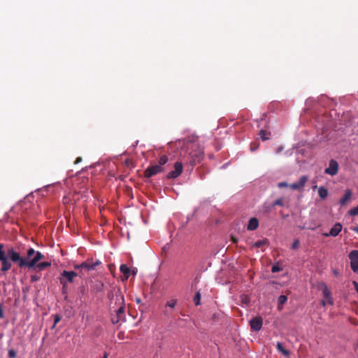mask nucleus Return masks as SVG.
Listing matches in <instances>:
<instances>
[{
    "instance_id": "nucleus-27",
    "label": "nucleus",
    "mask_w": 358,
    "mask_h": 358,
    "mask_svg": "<svg viewBox=\"0 0 358 358\" xmlns=\"http://www.w3.org/2000/svg\"><path fill=\"white\" fill-rule=\"evenodd\" d=\"M349 215H351V216H356V215H358V206L355 207V208H351L349 212H348Z\"/></svg>"
},
{
    "instance_id": "nucleus-29",
    "label": "nucleus",
    "mask_w": 358,
    "mask_h": 358,
    "mask_svg": "<svg viewBox=\"0 0 358 358\" xmlns=\"http://www.w3.org/2000/svg\"><path fill=\"white\" fill-rule=\"evenodd\" d=\"M8 355L9 358H15L17 356V353L13 349H10Z\"/></svg>"
},
{
    "instance_id": "nucleus-8",
    "label": "nucleus",
    "mask_w": 358,
    "mask_h": 358,
    "mask_svg": "<svg viewBox=\"0 0 358 358\" xmlns=\"http://www.w3.org/2000/svg\"><path fill=\"white\" fill-rule=\"evenodd\" d=\"M76 276H78V273H76L75 271H69L64 270L61 273V276L59 280L65 281L66 283H73L74 281V278Z\"/></svg>"
},
{
    "instance_id": "nucleus-7",
    "label": "nucleus",
    "mask_w": 358,
    "mask_h": 358,
    "mask_svg": "<svg viewBox=\"0 0 358 358\" xmlns=\"http://www.w3.org/2000/svg\"><path fill=\"white\" fill-rule=\"evenodd\" d=\"M351 269L355 273L358 272V250H352L349 254Z\"/></svg>"
},
{
    "instance_id": "nucleus-30",
    "label": "nucleus",
    "mask_w": 358,
    "mask_h": 358,
    "mask_svg": "<svg viewBox=\"0 0 358 358\" xmlns=\"http://www.w3.org/2000/svg\"><path fill=\"white\" fill-rule=\"evenodd\" d=\"M299 244H300L299 240V239H296V240L293 242V243L292 244L291 248H292V250H295V249H296V248H299Z\"/></svg>"
},
{
    "instance_id": "nucleus-43",
    "label": "nucleus",
    "mask_w": 358,
    "mask_h": 358,
    "mask_svg": "<svg viewBox=\"0 0 358 358\" xmlns=\"http://www.w3.org/2000/svg\"><path fill=\"white\" fill-rule=\"evenodd\" d=\"M82 161V158L81 157H78L76 161H75V164H78L79 162H80Z\"/></svg>"
},
{
    "instance_id": "nucleus-31",
    "label": "nucleus",
    "mask_w": 358,
    "mask_h": 358,
    "mask_svg": "<svg viewBox=\"0 0 358 358\" xmlns=\"http://www.w3.org/2000/svg\"><path fill=\"white\" fill-rule=\"evenodd\" d=\"M278 187L279 188H283V187H290V185H289L287 182H280L278 184Z\"/></svg>"
},
{
    "instance_id": "nucleus-17",
    "label": "nucleus",
    "mask_w": 358,
    "mask_h": 358,
    "mask_svg": "<svg viewBox=\"0 0 358 358\" xmlns=\"http://www.w3.org/2000/svg\"><path fill=\"white\" fill-rule=\"evenodd\" d=\"M318 194L322 199H324L328 196V190L325 187H320L318 189Z\"/></svg>"
},
{
    "instance_id": "nucleus-20",
    "label": "nucleus",
    "mask_w": 358,
    "mask_h": 358,
    "mask_svg": "<svg viewBox=\"0 0 358 358\" xmlns=\"http://www.w3.org/2000/svg\"><path fill=\"white\" fill-rule=\"evenodd\" d=\"M177 304V300L176 299H171L170 301H168L166 303L165 308H170L171 309L174 308Z\"/></svg>"
},
{
    "instance_id": "nucleus-35",
    "label": "nucleus",
    "mask_w": 358,
    "mask_h": 358,
    "mask_svg": "<svg viewBox=\"0 0 358 358\" xmlns=\"http://www.w3.org/2000/svg\"><path fill=\"white\" fill-rule=\"evenodd\" d=\"M122 320V319H121L120 317H117V315H115V316L112 317V322L113 324H117V323H118Z\"/></svg>"
},
{
    "instance_id": "nucleus-4",
    "label": "nucleus",
    "mask_w": 358,
    "mask_h": 358,
    "mask_svg": "<svg viewBox=\"0 0 358 358\" xmlns=\"http://www.w3.org/2000/svg\"><path fill=\"white\" fill-rule=\"evenodd\" d=\"M318 289L322 291L323 297L327 301L328 304L333 305L334 301L331 297V291L324 282H321L318 285Z\"/></svg>"
},
{
    "instance_id": "nucleus-19",
    "label": "nucleus",
    "mask_w": 358,
    "mask_h": 358,
    "mask_svg": "<svg viewBox=\"0 0 358 358\" xmlns=\"http://www.w3.org/2000/svg\"><path fill=\"white\" fill-rule=\"evenodd\" d=\"M267 243H268L267 239L259 240L258 241H256L253 244V247L259 248H261V247L266 245Z\"/></svg>"
},
{
    "instance_id": "nucleus-6",
    "label": "nucleus",
    "mask_w": 358,
    "mask_h": 358,
    "mask_svg": "<svg viewBox=\"0 0 358 358\" xmlns=\"http://www.w3.org/2000/svg\"><path fill=\"white\" fill-rule=\"evenodd\" d=\"M183 170L182 164L180 162H177L174 164V170L170 171L166 178L168 179H175L178 178L182 173Z\"/></svg>"
},
{
    "instance_id": "nucleus-18",
    "label": "nucleus",
    "mask_w": 358,
    "mask_h": 358,
    "mask_svg": "<svg viewBox=\"0 0 358 358\" xmlns=\"http://www.w3.org/2000/svg\"><path fill=\"white\" fill-rule=\"evenodd\" d=\"M287 301V297L285 295H280L278 299V309L281 310L282 306L286 303Z\"/></svg>"
},
{
    "instance_id": "nucleus-3",
    "label": "nucleus",
    "mask_w": 358,
    "mask_h": 358,
    "mask_svg": "<svg viewBox=\"0 0 358 358\" xmlns=\"http://www.w3.org/2000/svg\"><path fill=\"white\" fill-rule=\"evenodd\" d=\"M115 297H116V303H118L120 306L118 308V309L116 310V315L117 317H120L121 319H124V296L122 294V293L118 291L115 293Z\"/></svg>"
},
{
    "instance_id": "nucleus-11",
    "label": "nucleus",
    "mask_w": 358,
    "mask_h": 358,
    "mask_svg": "<svg viewBox=\"0 0 358 358\" xmlns=\"http://www.w3.org/2000/svg\"><path fill=\"white\" fill-rule=\"evenodd\" d=\"M342 224L341 223H336L333 227L330 229L329 232L324 233L323 236L325 237L333 236L336 237L342 230Z\"/></svg>"
},
{
    "instance_id": "nucleus-39",
    "label": "nucleus",
    "mask_w": 358,
    "mask_h": 358,
    "mask_svg": "<svg viewBox=\"0 0 358 358\" xmlns=\"http://www.w3.org/2000/svg\"><path fill=\"white\" fill-rule=\"evenodd\" d=\"M103 287V284L102 282H99V285L97 287V290L98 291H101Z\"/></svg>"
},
{
    "instance_id": "nucleus-46",
    "label": "nucleus",
    "mask_w": 358,
    "mask_h": 358,
    "mask_svg": "<svg viewBox=\"0 0 358 358\" xmlns=\"http://www.w3.org/2000/svg\"><path fill=\"white\" fill-rule=\"evenodd\" d=\"M320 358H322V357H320Z\"/></svg>"
},
{
    "instance_id": "nucleus-33",
    "label": "nucleus",
    "mask_w": 358,
    "mask_h": 358,
    "mask_svg": "<svg viewBox=\"0 0 358 358\" xmlns=\"http://www.w3.org/2000/svg\"><path fill=\"white\" fill-rule=\"evenodd\" d=\"M276 348L278 352H282V351L285 349L282 346V344L280 342H278L276 344Z\"/></svg>"
},
{
    "instance_id": "nucleus-24",
    "label": "nucleus",
    "mask_w": 358,
    "mask_h": 358,
    "mask_svg": "<svg viewBox=\"0 0 358 358\" xmlns=\"http://www.w3.org/2000/svg\"><path fill=\"white\" fill-rule=\"evenodd\" d=\"M53 317H54V324H53V325L52 327V329H53L55 327L56 324L58 322H59L61 321V319H62L61 316L59 315H58V314L54 315Z\"/></svg>"
},
{
    "instance_id": "nucleus-1",
    "label": "nucleus",
    "mask_w": 358,
    "mask_h": 358,
    "mask_svg": "<svg viewBox=\"0 0 358 358\" xmlns=\"http://www.w3.org/2000/svg\"><path fill=\"white\" fill-rule=\"evenodd\" d=\"M43 259L44 255L32 248L28 249L26 257H23L14 248L9 247L5 250L4 245L0 243L1 271L3 272H6L11 268L12 262L16 264L20 268H35L38 271H43L51 266V264L48 262L38 264Z\"/></svg>"
},
{
    "instance_id": "nucleus-28",
    "label": "nucleus",
    "mask_w": 358,
    "mask_h": 358,
    "mask_svg": "<svg viewBox=\"0 0 358 358\" xmlns=\"http://www.w3.org/2000/svg\"><path fill=\"white\" fill-rule=\"evenodd\" d=\"M259 136L261 137V138L263 140V141H266L268 138V137H267V133L265 130L264 129H261L259 131Z\"/></svg>"
},
{
    "instance_id": "nucleus-12",
    "label": "nucleus",
    "mask_w": 358,
    "mask_h": 358,
    "mask_svg": "<svg viewBox=\"0 0 358 358\" xmlns=\"http://www.w3.org/2000/svg\"><path fill=\"white\" fill-rule=\"evenodd\" d=\"M203 151L201 149H199L195 152H190V157L192 158L190 161L191 165H195L198 163H199L203 158Z\"/></svg>"
},
{
    "instance_id": "nucleus-13",
    "label": "nucleus",
    "mask_w": 358,
    "mask_h": 358,
    "mask_svg": "<svg viewBox=\"0 0 358 358\" xmlns=\"http://www.w3.org/2000/svg\"><path fill=\"white\" fill-rule=\"evenodd\" d=\"M308 178L306 176H301L298 182H294L290 185V188H292V189H297V190H300V189H303L305 184L308 181Z\"/></svg>"
},
{
    "instance_id": "nucleus-25",
    "label": "nucleus",
    "mask_w": 358,
    "mask_h": 358,
    "mask_svg": "<svg viewBox=\"0 0 358 358\" xmlns=\"http://www.w3.org/2000/svg\"><path fill=\"white\" fill-rule=\"evenodd\" d=\"M282 267L279 265V264H275L274 265L272 266V268H271V271L273 273H277L278 271H282Z\"/></svg>"
},
{
    "instance_id": "nucleus-42",
    "label": "nucleus",
    "mask_w": 358,
    "mask_h": 358,
    "mask_svg": "<svg viewBox=\"0 0 358 358\" xmlns=\"http://www.w3.org/2000/svg\"><path fill=\"white\" fill-rule=\"evenodd\" d=\"M3 317V309L0 307V319Z\"/></svg>"
},
{
    "instance_id": "nucleus-22",
    "label": "nucleus",
    "mask_w": 358,
    "mask_h": 358,
    "mask_svg": "<svg viewBox=\"0 0 358 358\" xmlns=\"http://www.w3.org/2000/svg\"><path fill=\"white\" fill-rule=\"evenodd\" d=\"M59 282L62 285V294L66 295L67 294V290H68V285H67V283H66V282L63 281V280H59Z\"/></svg>"
},
{
    "instance_id": "nucleus-23",
    "label": "nucleus",
    "mask_w": 358,
    "mask_h": 358,
    "mask_svg": "<svg viewBox=\"0 0 358 358\" xmlns=\"http://www.w3.org/2000/svg\"><path fill=\"white\" fill-rule=\"evenodd\" d=\"M272 206L273 207L275 206H285L284 199L282 198H280V199H276L273 202Z\"/></svg>"
},
{
    "instance_id": "nucleus-21",
    "label": "nucleus",
    "mask_w": 358,
    "mask_h": 358,
    "mask_svg": "<svg viewBox=\"0 0 358 358\" xmlns=\"http://www.w3.org/2000/svg\"><path fill=\"white\" fill-rule=\"evenodd\" d=\"M167 162L168 157L166 155H162L159 157L157 165H160V166L162 167V166L166 164Z\"/></svg>"
},
{
    "instance_id": "nucleus-15",
    "label": "nucleus",
    "mask_w": 358,
    "mask_h": 358,
    "mask_svg": "<svg viewBox=\"0 0 358 358\" xmlns=\"http://www.w3.org/2000/svg\"><path fill=\"white\" fill-rule=\"evenodd\" d=\"M259 226V221L256 217L250 218L249 220L248 225L247 227L248 230L253 231L255 230Z\"/></svg>"
},
{
    "instance_id": "nucleus-10",
    "label": "nucleus",
    "mask_w": 358,
    "mask_h": 358,
    "mask_svg": "<svg viewBox=\"0 0 358 358\" xmlns=\"http://www.w3.org/2000/svg\"><path fill=\"white\" fill-rule=\"evenodd\" d=\"M250 328L252 331H259L263 325V320L261 317H255L250 321Z\"/></svg>"
},
{
    "instance_id": "nucleus-14",
    "label": "nucleus",
    "mask_w": 358,
    "mask_h": 358,
    "mask_svg": "<svg viewBox=\"0 0 358 358\" xmlns=\"http://www.w3.org/2000/svg\"><path fill=\"white\" fill-rule=\"evenodd\" d=\"M352 196V192L350 189H347L345 191L344 196L340 199L339 203L341 206H345L346 203L351 201Z\"/></svg>"
},
{
    "instance_id": "nucleus-5",
    "label": "nucleus",
    "mask_w": 358,
    "mask_h": 358,
    "mask_svg": "<svg viewBox=\"0 0 358 358\" xmlns=\"http://www.w3.org/2000/svg\"><path fill=\"white\" fill-rule=\"evenodd\" d=\"M163 171V167H161L160 165L155 164L148 167L145 170L144 176L145 178H150Z\"/></svg>"
},
{
    "instance_id": "nucleus-45",
    "label": "nucleus",
    "mask_w": 358,
    "mask_h": 358,
    "mask_svg": "<svg viewBox=\"0 0 358 358\" xmlns=\"http://www.w3.org/2000/svg\"><path fill=\"white\" fill-rule=\"evenodd\" d=\"M103 358H108V354L105 353V355H103Z\"/></svg>"
},
{
    "instance_id": "nucleus-16",
    "label": "nucleus",
    "mask_w": 358,
    "mask_h": 358,
    "mask_svg": "<svg viewBox=\"0 0 358 358\" xmlns=\"http://www.w3.org/2000/svg\"><path fill=\"white\" fill-rule=\"evenodd\" d=\"M120 270L123 273L124 278L128 279L130 276V268L126 264H122L120 267Z\"/></svg>"
},
{
    "instance_id": "nucleus-2",
    "label": "nucleus",
    "mask_w": 358,
    "mask_h": 358,
    "mask_svg": "<svg viewBox=\"0 0 358 358\" xmlns=\"http://www.w3.org/2000/svg\"><path fill=\"white\" fill-rule=\"evenodd\" d=\"M101 263L99 260L96 259L94 261L92 259H88L85 262H83L80 264H76L74 266V268L76 269H86L87 271L94 270L95 268L100 265Z\"/></svg>"
},
{
    "instance_id": "nucleus-34",
    "label": "nucleus",
    "mask_w": 358,
    "mask_h": 358,
    "mask_svg": "<svg viewBox=\"0 0 358 358\" xmlns=\"http://www.w3.org/2000/svg\"><path fill=\"white\" fill-rule=\"evenodd\" d=\"M39 279H40V277L37 275H31V282H36V281L39 280Z\"/></svg>"
},
{
    "instance_id": "nucleus-37",
    "label": "nucleus",
    "mask_w": 358,
    "mask_h": 358,
    "mask_svg": "<svg viewBox=\"0 0 358 358\" xmlns=\"http://www.w3.org/2000/svg\"><path fill=\"white\" fill-rule=\"evenodd\" d=\"M281 353L286 357H289L290 355V352L286 349H284Z\"/></svg>"
},
{
    "instance_id": "nucleus-36",
    "label": "nucleus",
    "mask_w": 358,
    "mask_h": 358,
    "mask_svg": "<svg viewBox=\"0 0 358 358\" xmlns=\"http://www.w3.org/2000/svg\"><path fill=\"white\" fill-rule=\"evenodd\" d=\"M258 148H259V144L258 143H252L250 145V150H251V151H255V150H257Z\"/></svg>"
},
{
    "instance_id": "nucleus-41",
    "label": "nucleus",
    "mask_w": 358,
    "mask_h": 358,
    "mask_svg": "<svg viewBox=\"0 0 358 358\" xmlns=\"http://www.w3.org/2000/svg\"><path fill=\"white\" fill-rule=\"evenodd\" d=\"M327 304H328L327 301L326 299H324L322 301V305L323 306H325Z\"/></svg>"
},
{
    "instance_id": "nucleus-32",
    "label": "nucleus",
    "mask_w": 358,
    "mask_h": 358,
    "mask_svg": "<svg viewBox=\"0 0 358 358\" xmlns=\"http://www.w3.org/2000/svg\"><path fill=\"white\" fill-rule=\"evenodd\" d=\"M241 301L243 303L248 304L250 302V298L247 295H243L241 296Z\"/></svg>"
},
{
    "instance_id": "nucleus-40",
    "label": "nucleus",
    "mask_w": 358,
    "mask_h": 358,
    "mask_svg": "<svg viewBox=\"0 0 358 358\" xmlns=\"http://www.w3.org/2000/svg\"><path fill=\"white\" fill-rule=\"evenodd\" d=\"M231 241L234 243H236L238 242V238H236V237L231 236Z\"/></svg>"
},
{
    "instance_id": "nucleus-38",
    "label": "nucleus",
    "mask_w": 358,
    "mask_h": 358,
    "mask_svg": "<svg viewBox=\"0 0 358 358\" xmlns=\"http://www.w3.org/2000/svg\"><path fill=\"white\" fill-rule=\"evenodd\" d=\"M164 314L165 315H166V316H169V315H170L171 314V310H169L168 309V308H165V309H164Z\"/></svg>"
},
{
    "instance_id": "nucleus-26",
    "label": "nucleus",
    "mask_w": 358,
    "mask_h": 358,
    "mask_svg": "<svg viewBox=\"0 0 358 358\" xmlns=\"http://www.w3.org/2000/svg\"><path fill=\"white\" fill-rule=\"evenodd\" d=\"M193 300H194V302L196 306H198L200 304L201 294L199 292L196 293Z\"/></svg>"
},
{
    "instance_id": "nucleus-9",
    "label": "nucleus",
    "mask_w": 358,
    "mask_h": 358,
    "mask_svg": "<svg viewBox=\"0 0 358 358\" xmlns=\"http://www.w3.org/2000/svg\"><path fill=\"white\" fill-rule=\"evenodd\" d=\"M338 172V164L334 159H331L329 163V167L324 169V173L326 174L334 176L336 175Z\"/></svg>"
},
{
    "instance_id": "nucleus-44",
    "label": "nucleus",
    "mask_w": 358,
    "mask_h": 358,
    "mask_svg": "<svg viewBox=\"0 0 358 358\" xmlns=\"http://www.w3.org/2000/svg\"><path fill=\"white\" fill-rule=\"evenodd\" d=\"M352 230L356 233H358V226L352 227Z\"/></svg>"
}]
</instances>
